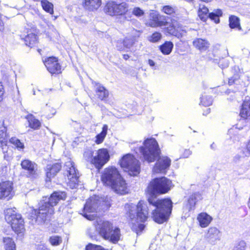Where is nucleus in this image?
I'll return each instance as SVG.
<instances>
[{
	"label": "nucleus",
	"mask_w": 250,
	"mask_h": 250,
	"mask_svg": "<svg viewBox=\"0 0 250 250\" xmlns=\"http://www.w3.org/2000/svg\"><path fill=\"white\" fill-rule=\"evenodd\" d=\"M42 6L43 10L50 14L53 13V5L47 0H42Z\"/></svg>",
	"instance_id": "obj_35"
},
{
	"label": "nucleus",
	"mask_w": 250,
	"mask_h": 250,
	"mask_svg": "<svg viewBox=\"0 0 250 250\" xmlns=\"http://www.w3.org/2000/svg\"><path fill=\"white\" fill-rule=\"evenodd\" d=\"M221 233L220 230L215 227L210 228L205 235L206 240L211 245H215L220 240Z\"/></svg>",
	"instance_id": "obj_15"
},
{
	"label": "nucleus",
	"mask_w": 250,
	"mask_h": 250,
	"mask_svg": "<svg viewBox=\"0 0 250 250\" xmlns=\"http://www.w3.org/2000/svg\"><path fill=\"white\" fill-rule=\"evenodd\" d=\"M93 152L90 150H87L83 153V157L87 161H90L92 164V159L93 158Z\"/></svg>",
	"instance_id": "obj_45"
},
{
	"label": "nucleus",
	"mask_w": 250,
	"mask_h": 250,
	"mask_svg": "<svg viewBox=\"0 0 250 250\" xmlns=\"http://www.w3.org/2000/svg\"><path fill=\"white\" fill-rule=\"evenodd\" d=\"M192 44L194 47L201 51H205L208 49L210 45L207 40L201 38L194 39Z\"/></svg>",
	"instance_id": "obj_19"
},
{
	"label": "nucleus",
	"mask_w": 250,
	"mask_h": 250,
	"mask_svg": "<svg viewBox=\"0 0 250 250\" xmlns=\"http://www.w3.org/2000/svg\"><path fill=\"white\" fill-rule=\"evenodd\" d=\"M21 168L26 171L27 176L31 179L37 178L40 171L37 164L28 159H24L21 162Z\"/></svg>",
	"instance_id": "obj_8"
},
{
	"label": "nucleus",
	"mask_w": 250,
	"mask_h": 250,
	"mask_svg": "<svg viewBox=\"0 0 250 250\" xmlns=\"http://www.w3.org/2000/svg\"><path fill=\"white\" fill-rule=\"evenodd\" d=\"M229 26L230 28H237L239 30L242 29L240 24L239 19L234 15H231L229 17Z\"/></svg>",
	"instance_id": "obj_32"
},
{
	"label": "nucleus",
	"mask_w": 250,
	"mask_h": 250,
	"mask_svg": "<svg viewBox=\"0 0 250 250\" xmlns=\"http://www.w3.org/2000/svg\"><path fill=\"white\" fill-rule=\"evenodd\" d=\"M224 61H224V60H221H221H220L219 62H218V64H219V66H220L221 65V62H224Z\"/></svg>",
	"instance_id": "obj_59"
},
{
	"label": "nucleus",
	"mask_w": 250,
	"mask_h": 250,
	"mask_svg": "<svg viewBox=\"0 0 250 250\" xmlns=\"http://www.w3.org/2000/svg\"><path fill=\"white\" fill-rule=\"evenodd\" d=\"M129 58V56L127 54H124L123 55V58L125 60H127V59H128Z\"/></svg>",
	"instance_id": "obj_56"
},
{
	"label": "nucleus",
	"mask_w": 250,
	"mask_h": 250,
	"mask_svg": "<svg viewBox=\"0 0 250 250\" xmlns=\"http://www.w3.org/2000/svg\"><path fill=\"white\" fill-rule=\"evenodd\" d=\"M92 84L94 85L95 92V96L101 101L105 100L109 95L107 89L105 88L101 83L93 81Z\"/></svg>",
	"instance_id": "obj_16"
},
{
	"label": "nucleus",
	"mask_w": 250,
	"mask_h": 250,
	"mask_svg": "<svg viewBox=\"0 0 250 250\" xmlns=\"http://www.w3.org/2000/svg\"><path fill=\"white\" fill-rule=\"evenodd\" d=\"M101 179L105 185L110 187L116 193L124 195L128 192L126 183L116 167L105 169Z\"/></svg>",
	"instance_id": "obj_4"
},
{
	"label": "nucleus",
	"mask_w": 250,
	"mask_h": 250,
	"mask_svg": "<svg viewBox=\"0 0 250 250\" xmlns=\"http://www.w3.org/2000/svg\"><path fill=\"white\" fill-rule=\"evenodd\" d=\"M66 194L64 191H54L50 196L42 199L39 203L38 208L33 209L30 212L29 219L32 223L38 225L47 224L52 219L54 213V206L61 200H64Z\"/></svg>",
	"instance_id": "obj_2"
},
{
	"label": "nucleus",
	"mask_w": 250,
	"mask_h": 250,
	"mask_svg": "<svg viewBox=\"0 0 250 250\" xmlns=\"http://www.w3.org/2000/svg\"><path fill=\"white\" fill-rule=\"evenodd\" d=\"M163 29L166 34L175 36L177 38L181 37V33L178 31L177 28L171 22L165 21L163 26Z\"/></svg>",
	"instance_id": "obj_18"
},
{
	"label": "nucleus",
	"mask_w": 250,
	"mask_h": 250,
	"mask_svg": "<svg viewBox=\"0 0 250 250\" xmlns=\"http://www.w3.org/2000/svg\"><path fill=\"white\" fill-rule=\"evenodd\" d=\"M202 199V195L199 192H196L191 194L188 201L189 210H191L194 207L196 203Z\"/></svg>",
	"instance_id": "obj_25"
},
{
	"label": "nucleus",
	"mask_w": 250,
	"mask_h": 250,
	"mask_svg": "<svg viewBox=\"0 0 250 250\" xmlns=\"http://www.w3.org/2000/svg\"><path fill=\"white\" fill-rule=\"evenodd\" d=\"M114 227L112 223L107 221H101L97 222L96 225V229L98 231L99 235L104 239L107 236H109V233Z\"/></svg>",
	"instance_id": "obj_12"
},
{
	"label": "nucleus",
	"mask_w": 250,
	"mask_h": 250,
	"mask_svg": "<svg viewBox=\"0 0 250 250\" xmlns=\"http://www.w3.org/2000/svg\"><path fill=\"white\" fill-rule=\"evenodd\" d=\"M67 185L71 189L76 188L78 186L79 177L68 178Z\"/></svg>",
	"instance_id": "obj_39"
},
{
	"label": "nucleus",
	"mask_w": 250,
	"mask_h": 250,
	"mask_svg": "<svg viewBox=\"0 0 250 250\" xmlns=\"http://www.w3.org/2000/svg\"><path fill=\"white\" fill-rule=\"evenodd\" d=\"M192 153L191 151H190L189 149H185L184 152L182 154L180 157V158H188Z\"/></svg>",
	"instance_id": "obj_49"
},
{
	"label": "nucleus",
	"mask_w": 250,
	"mask_h": 250,
	"mask_svg": "<svg viewBox=\"0 0 250 250\" xmlns=\"http://www.w3.org/2000/svg\"><path fill=\"white\" fill-rule=\"evenodd\" d=\"M138 150L143 155L144 160L148 163L156 160L154 170L157 173H166L171 164V160L167 156L160 158L161 150L156 140L153 138H147L143 142Z\"/></svg>",
	"instance_id": "obj_3"
},
{
	"label": "nucleus",
	"mask_w": 250,
	"mask_h": 250,
	"mask_svg": "<svg viewBox=\"0 0 250 250\" xmlns=\"http://www.w3.org/2000/svg\"><path fill=\"white\" fill-rule=\"evenodd\" d=\"M247 149L248 150V153L250 154V140L247 145Z\"/></svg>",
	"instance_id": "obj_55"
},
{
	"label": "nucleus",
	"mask_w": 250,
	"mask_h": 250,
	"mask_svg": "<svg viewBox=\"0 0 250 250\" xmlns=\"http://www.w3.org/2000/svg\"><path fill=\"white\" fill-rule=\"evenodd\" d=\"M212 218L207 213H201L197 217L199 225L202 228L207 227L211 222Z\"/></svg>",
	"instance_id": "obj_23"
},
{
	"label": "nucleus",
	"mask_w": 250,
	"mask_h": 250,
	"mask_svg": "<svg viewBox=\"0 0 250 250\" xmlns=\"http://www.w3.org/2000/svg\"><path fill=\"white\" fill-rule=\"evenodd\" d=\"M200 99V104L205 106L210 105L213 102L212 97L208 95H202Z\"/></svg>",
	"instance_id": "obj_38"
},
{
	"label": "nucleus",
	"mask_w": 250,
	"mask_h": 250,
	"mask_svg": "<svg viewBox=\"0 0 250 250\" xmlns=\"http://www.w3.org/2000/svg\"><path fill=\"white\" fill-rule=\"evenodd\" d=\"M209 10L204 5L200 4L198 11V15L203 21H206L208 19Z\"/></svg>",
	"instance_id": "obj_27"
},
{
	"label": "nucleus",
	"mask_w": 250,
	"mask_h": 250,
	"mask_svg": "<svg viewBox=\"0 0 250 250\" xmlns=\"http://www.w3.org/2000/svg\"><path fill=\"white\" fill-rule=\"evenodd\" d=\"M85 250H108L105 249L101 246L94 245L92 244H88L85 247Z\"/></svg>",
	"instance_id": "obj_41"
},
{
	"label": "nucleus",
	"mask_w": 250,
	"mask_h": 250,
	"mask_svg": "<svg viewBox=\"0 0 250 250\" xmlns=\"http://www.w3.org/2000/svg\"><path fill=\"white\" fill-rule=\"evenodd\" d=\"M97 155L93 157L92 164L98 169H101L109 160L108 151L106 148H101L97 151Z\"/></svg>",
	"instance_id": "obj_9"
},
{
	"label": "nucleus",
	"mask_w": 250,
	"mask_h": 250,
	"mask_svg": "<svg viewBox=\"0 0 250 250\" xmlns=\"http://www.w3.org/2000/svg\"><path fill=\"white\" fill-rule=\"evenodd\" d=\"M240 79V74L238 73L234 74L232 77L229 79V85H232L236 83Z\"/></svg>",
	"instance_id": "obj_44"
},
{
	"label": "nucleus",
	"mask_w": 250,
	"mask_h": 250,
	"mask_svg": "<svg viewBox=\"0 0 250 250\" xmlns=\"http://www.w3.org/2000/svg\"><path fill=\"white\" fill-rule=\"evenodd\" d=\"M4 159H6V160H8V156H6V154H4Z\"/></svg>",
	"instance_id": "obj_58"
},
{
	"label": "nucleus",
	"mask_w": 250,
	"mask_h": 250,
	"mask_svg": "<svg viewBox=\"0 0 250 250\" xmlns=\"http://www.w3.org/2000/svg\"><path fill=\"white\" fill-rule=\"evenodd\" d=\"M215 147H216V145L214 144V143H213L211 145H210V148L212 149H213L214 150L215 149Z\"/></svg>",
	"instance_id": "obj_57"
},
{
	"label": "nucleus",
	"mask_w": 250,
	"mask_h": 250,
	"mask_svg": "<svg viewBox=\"0 0 250 250\" xmlns=\"http://www.w3.org/2000/svg\"><path fill=\"white\" fill-rule=\"evenodd\" d=\"M246 247V244L244 241H240L235 246L232 250H245Z\"/></svg>",
	"instance_id": "obj_48"
},
{
	"label": "nucleus",
	"mask_w": 250,
	"mask_h": 250,
	"mask_svg": "<svg viewBox=\"0 0 250 250\" xmlns=\"http://www.w3.org/2000/svg\"><path fill=\"white\" fill-rule=\"evenodd\" d=\"M3 241L5 250H16V245L12 238L9 237H4Z\"/></svg>",
	"instance_id": "obj_34"
},
{
	"label": "nucleus",
	"mask_w": 250,
	"mask_h": 250,
	"mask_svg": "<svg viewBox=\"0 0 250 250\" xmlns=\"http://www.w3.org/2000/svg\"><path fill=\"white\" fill-rule=\"evenodd\" d=\"M98 209V201L95 199L91 198L88 199L83 209V215L88 220H91L93 219V216L91 215L87 214V213H91L97 212Z\"/></svg>",
	"instance_id": "obj_10"
},
{
	"label": "nucleus",
	"mask_w": 250,
	"mask_h": 250,
	"mask_svg": "<svg viewBox=\"0 0 250 250\" xmlns=\"http://www.w3.org/2000/svg\"><path fill=\"white\" fill-rule=\"evenodd\" d=\"M38 250H48L46 247L42 244L39 245L37 247Z\"/></svg>",
	"instance_id": "obj_52"
},
{
	"label": "nucleus",
	"mask_w": 250,
	"mask_h": 250,
	"mask_svg": "<svg viewBox=\"0 0 250 250\" xmlns=\"http://www.w3.org/2000/svg\"><path fill=\"white\" fill-rule=\"evenodd\" d=\"M148 63L151 67H154L155 65V62L151 59L148 60Z\"/></svg>",
	"instance_id": "obj_53"
},
{
	"label": "nucleus",
	"mask_w": 250,
	"mask_h": 250,
	"mask_svg": "<svg viewBox=\"0 0 250 250\" xmlns=\"http://www.w3.org/2000/svg\"><path fill=\"white\" fill-rule=\"evenodd\" d=\"M5 219L16 233L18 234L24 231L23 219L21 215L17 214L13 209L7 208L5 211Z\"/></svg>",
	"instance_id": "obj_5"
},
{
	"label": "nucleus",
	"mask_w": 250,
	"mask_h": 250,
	"mask_svg": "<svg viewBox=\"0 0 250 250\" xmlns=\"http://www.w3.org/2000/svg\"><path fill=\"white\" fill-rule=\"evenodd\" d=\"M128 8V4L126 2L117 3L115 1H110L106 3L104 10L110 16L120 15L124 19H126L125 14L127 12Z\"/></svg>",
	"instance_id": "obj_7"
},
{
	"label": "nucleus",
	"mask_w": 250,
	"mask_h": 250,
	"mask_svg": "<svg viewBox=\"0 0 250 250\" xmlns=\"http://www.w3.org/2000/svg\"><path fill=\"white\" fill-rule=\"evenodd\" d=\"M109 233V236L106 237L105 240H107L114 244L117 243L119 241L121 233L119 228L115 227Z\"/></svg>",
	"instance_id": "obj_20"
},
{
	"label": "nucleus",
	"mask_w": 250,
	"mask_h": 250,
	"mask_svg": "<svg viewBox=\"0 0 250 250\" xmlns=\"http://www.w3.org/2000/svg\"><path fill=\"white\" fill-rule=\"evenodd\" d=\"M162 11L167 15H171L175 13L174 9L170 5H165L163 6Z\"/></svg>",
	"instance_id": "obj_47"
},
{
	"label": "nucleus",
	"mask_w": 250,
	"mask_h": 250,
	"mask_svg": "<svg viewBox=\"0 0 250 250\" xmlns=\"http://www.w3.org/2000/svg\"><path fill=\"white\" fill-rule=\"evenodd\" d=\"M25 33L21 35V39L23 40L26 46L32 47L38 42V36L33 28L27 29Z\"/></svg>",
	"instance_id": "obj_13"
},
{
	"label": "nucleus",
	"mask_w": 250,
	"mask_h": 250,
	"mask_svg": "<svg viewBox=\"0 0 250 250\" xmlns=\"http://www.w3.org/2000/svg\"><path fill=\"white\" fill-rule=\"evenodd\" d=\"M173 48V44L170 41H167L159 46L160 50L164 55L169 54Z\"/></svg>",
	"instance_id": "obj_30"
},
{
	"label": "nucleus",
	"mask_w": 250,
	"mask_h": 250,
	"mask_svg": "<svg viewBox=\"0 0 250 250\" xmlns=\"http://www.w3.org/2000/svg\"><path fill=\"white\" fill-rule=\"evenodd\" d=\"M13 189L12 182L7 181L0 183V199H11L13 196Z\"/></svg>",
	"instance_id": "obj_11"
},
{
	"label": "nucleus",
	"mask_w": 250,
	"mask_h": 250,
	"mask_svg": "<svg viewBox=\"0 0 250 250\" xmlns=\"http://www.w3.org/2000/svg\"><path fill=\"white\" fill-rule=\"evenodd\" d=\"M86 233L91 240H98L99 238V234L96 229V226H95L94 229H88L87 230Z\"/></svg>",
	"instance_id": "obj_37"
},
{
	"label": "nucleus",
	"mask_w": 250,
	"mask_h": 250,
	"mask_svg": "<svg viewBox=\"0 0 250 250\" xmlns=\"http://www.w3.org/2000/svg\"><path fill=\"white\" fill-rule=\"evenodd\" d=\"M107 129L108 126L106 125H104L103 126L102 132L96 136L95 143L97 144H100L104 141L107 134Z\"/></svg>",
	"instance_id": "obj_33"
},
{
	"label": "nucleus",
	"mask_w": 250,
	"mask_h": 250,
	"mask_svg": "<svg viewBox=\"0 0 250 250\" xmlns=\"http://www.w3.org/2000/svg\"><path fill=\"white\" fill-rule=\"evenodd\" d=\"M4 93V87L2 84V83L0 82V101L2 99V97Z\"/></svg>",
	"instance_id": "obj_51"
},
{
	"label": "nucleus",
	"mask_w": 250,
	"mask_h": 250,
	"mask_svg": "<svg viewBox=\"0 0 250 250\" xmlns=\"http://www.w3.org/2000/svg\"><path fill=\"white\" fill-rule=\"evenodd\" d=\"M120 164L122 167L125 168V170H127L130 176H136L140 172V163L131 154L124 156Z\"/></svg>",
	"instance_id": "obj_6"
},
{
	"label": "nucleus",
	"mask_w": 250,
	"mask_h": 250,
	"mask_svg": "<svg viewBox=\"0 0 250 250\" xmlns=\"http://www.w3.org/2000/svg\"><path fill=\"white\" fill-rule=\"evenodd\" d=\"M210 108H208V109H207V111H208V113L210 112Z\"/></svg>",
	"instance_id": "obj_61"
},
{
	"label": "nucleus",
	"mask_w": 250,
	"mask_h": 250,
	"mask_svg": "<svg viewBox=\"0 0 250 250\" xmlns=\"http://www.w3.org/2000/svg\"><path fill=\"white\" fill-rule=\"evenodd\" d=\"M49 242L52 245L57 246L62 242V239L58 236H52L50 237Z\"/></svg>",
	"instance_id": "obj_42"
},
{
	"label": "nucleus",
	"mask_w": 250,
	"mask_h": 250,
	"mask_svg": "<svg viewBox=\"0 0 250 250\" xmlns=\"http://www.w3.org/2000/svg\"><path fill=\"white\" fill-rule=\"evenodd\" d=\"M62 168V165L60 163H56L52 165H47L45 171L46 179V181H50L52 178L54 177Z\"/></svg>",
	"instance_id": "obj_17"
},
{
	"label": "nucleus",
	"mask_w": 250,
	"mask_h": 250,
	"mask_svg": "<svg viewBox=\"0 0 250 250\" xmlns=\"http://www.w3.org/2000/svg\"><path fill=\"white\" fill-rule=\"evenodd\" d=\"M162 38V35L160 33L155 32L149 37V40L151 42H158Z\"/></svg>",
	"instance_id": "obj_43"
},
{
	"label": "nucleus",
	"mask_w": 250,
	"mask_h": 250,
	"mask_svg": "<svg viewBox=\"0 0 250 250\" xmlns=\"http://www.w3.org/2000/svg\"><path fill=\"white\" fill-rule=\"evenodd\" d=\"M240 115L244 119L250 116V101L244 102L242 105Z\"/></svg>",
	"instance_id": "obj_28"
},
{
	"label": "nucleus",
	"mask_w": 250,
	"mask_h": 250,
	"mask_svg": "<svg viewBox=\"0 0 250 250\" xmlns=\"http://www.w3.org/2000/svg\"><path fill=\"white\" fill-rule=\"evenodd\" d=\"M9 142L12 144L18 150H22L24 148V145L23 143L16 137H12L9 140Z\"/></svg>",
	"instance_id": "obj_36"
},
{
	"label": "nucleus",
	"mask_w": 250,
	"mask_h": 250,
	"mask_svg": "<svg viewBox=\"0 0 250 250\" xmlns=\"http://www.w3.org/2000/svg\"><path fill=\"white\" fill-rule=\"evenodd\" d=\"M150 20L148 22V25L152 27H162L164 24L165 21L161 20L160 17L157 14H151L150 15Z\"/></svg>",
	"instance_id": "obj_22"
},
{
	"label": "nucleus",
	"mask_w": 250,
	"mask_h": 250,
	"mask_svg": "<svg viewBox=\"0 0 250 250\" xmlns=\"http://www.w3.org/2000/svg\"><path fill=\"white\" fill-rule=\"evenodd\" d=\"M66 167H68L66 170V174L68 178L79 177V172L74 167V165L71 162L66 163Z\"/></svg>",
	"instance_id": "obj_26"
},
{
	"label": "nucleus",
	"mask_w": 250,
	"mask_h": 250,
	"mask_svg": "<svg viewBox=\"0 0 250 250\" xmlns=\"http://www.w3.org/2000/svg\"><path fill=\"white\" fill-rule=\"evenodd\" d=\"M172 182L165 177L153 179L147 188V201L149 207L142 201L137 205L132 204L129 206L127 216L133 221L135 219L137 224H134L132 229L137 235H140L145 229V225L138 223L144 222L148 217V211L152 209V217L153 220L158 223L163 224L167 221L171 213L172 202L169 199H159L158 194L167 192L172 188Z\"/></svg>",
	"instance_id": "obj_1"
},
{
	"label": "nucleus",
	"mask_w": 250,
	"mask_h": 250,
	"mask_svg": "<svg viewBox=\"0 0 250 250\" xmlns=\"http://www.w3.org/2000/svg\"><path fill=\"white\" fill-rule=\"evenodd\" d=\"M6 130V128L5 126L0 127V144L4 154L7 152L8 148L7 147V139Z\"/></svg>",
	"instance_id": "obj_21"
},
{
	"label": "nucleus",
	"mask_w": 250,
	"mask_h": 250,
	"mask_svg": "<svg viewBox=\"0 0 250 250\" xmlns=\"http://www.w3.org/2000/svg\"><path fill=\"white\" fill-rule=\"evenodd\" d=\"M4 29L3 23L1 20H0V30L2 31Z\"/></svg>",
	"instance_id": "obj_54"
},
{
	"label": "nucleus",
	"mask_w": 250,
	"mask_h": 250,
	"mask_svg": "<svg viewBox=\"0 0 250 250\" xmlns=\"http://www.w3.org/2000/svg\"><path fill=\"white\" fill-rule=\"evenodd\" d=\"M47 70L52 74H59L61 72V66L58 59L55 57L47 58L44 62Z\"/></svg>",
	"instance_id": "obj_14"
},
{
	"label": "nucleus",
	"mask_w": 250,
	"mask_h": 250,
	"mask_svg": "<svg viewBox=\"0 0 250 250\" xmlns=\"http://www.w3.org/2000/svg\"><path fill=\"white\" fill-rule=\"evenodd\" d=\"M132 14L136 17L139 18L145 15V11L139 7H134L132 9Z\"/></svg>",
	"instance_id": "obj_40"
},
{
	"label": "nucleus",
	"mask_w": 250,
	"mask_h": 250,
	"mask_svg": "<svg viewBox=\"0 0 250 250\" xmlns=\"http://www.w3.org/2000/svg\"><path fill=\"white\" fill-rule=\"evenodd\" d=\"M223 15L222 11L220 9H214L212 12H209L208 18L214 21L216 23L220 22V18Z\"/></svg>",
	"instance_id": "obj_29"
},
{
	"label": "nucleus",
	"mask_w": 250,
	"mask_h": 250,
	"mask_svg": "<svg viewBox=\"0 0 250 250\" xmlns=\"http://www.w3.org/2000/svg\"><path fill=\"white\" fill-rule=\"evenodd\" d=\"M26 119L29 123V125L31 128L34 129H38L40 128L41 123L38 120L36 119L33 115L30 114L27 115Z\"/></svg>",
	"instance_id": "obj_31"
},
{
	"label": "nucleus",
	"mask_w": 250,
	"mask_h": 250,
	"mask_svg": "<svg viewBox=\"0 0 250 250\" xmlns=\"http://www.w3.org/2000/svg\"><path fill=\"white\" fill-rule=\"evenodd\" d=\"M116 47L118 50H122L124 48L123 42H122V40H118L117 42Z\"/></svg>",
	"instance_id": "obj_50"
},
{
	"label": "nucleus",
	"mask_w": 250,
	"mask_h": 250,
	"mask_svg": "<svg viewBox=\"0 0 250 250\" xmlns=\"http://www.w3.org/2000/svg\"><path fill=\"white\" fill-rule=\"evenodd\" d=\"M229 65V64H228V62H226V65L224 67H222V68H224V67H228Z\"/></svg>",
	"instance_id": "obj_60"
},
{
	"label": "nucleus",
	"mask_w": 250,
	"mask_h": 250,
	"mask_svg": "<svg viewBox=\"0 0 250 250\" xmlns=\"http://www.w3.org/2000/svg\"><path fill=\"white\" fill-rule=\"evenodd\" d=\"M101 3V0H84V7L89 11H94L98 9Z\"/></svg>",
	"instance_id": "obj_24"
},
{
	"label": "nucleus",
	"mask_w": 250,
	"mask_h": 250,
	"mask_svg": "<svg viewBox=\"0 0 250 250\" xmlns=\"http://www.w3.org/2000/svg\"><path fill=\"white\" fill-rule=\"evenodd\" d=\"M122 42H123L124 47L126 48H130L134 44V42L132 39L127 38H125L124 40H122Z\"/></svg>",
	"instance_id": "obj_46"
}]
</instances>
